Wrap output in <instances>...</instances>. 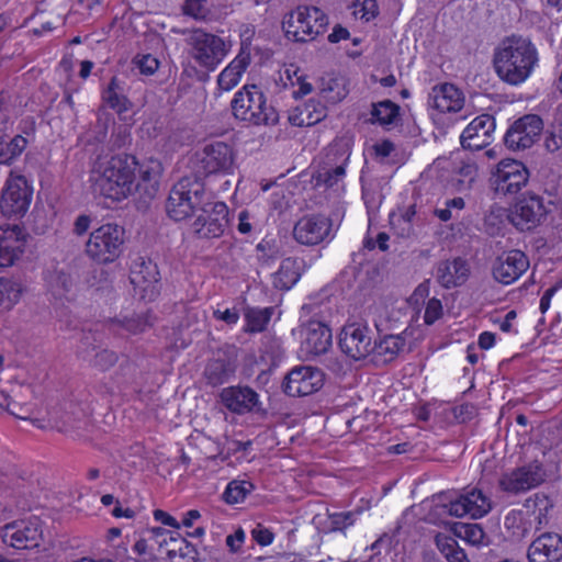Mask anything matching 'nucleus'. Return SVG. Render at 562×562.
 <instances>
[{
    "label": "nucleus",
    "instance_id": "nucleus-16",
    "mask_svg": "<svg viewBox=\"0 0 562 562\" xmlns=\"http://www.w3.org/2000/svg\"><path fill=\"white\" fill-rule=\"evenodd\" d=\"M372 329L364 324H348L341 329L338 345L349 358L361 360L372 352Z\"/></svg>",
    "mask_w": 562,
    "mask_h": 562
},
{
    "label": "nucleus",
    "instance_id": "nucleus-50",
    "mask_svg": "<svg viewBox=\"0 0 562 562\" xmlns=\"http://www.w3.org/2000/svg\"><path fill=\"white\" fill-rule=\"evenodd\" d=\"M358 512L335 513L330 515L331 526L334 530H342L355 522Z\"/></svg>",
    "mask_w": 562,
    "mask_h": 562
},
{
    "label": "nucleus",
    "instance_id": "nucleus-52",
    "mask_svg": "<svg viewBox=\"0 0 562 562\" xmlns=\"http://www.w3.org/2000/svg\"><path fill=\"white\" fill-rule=\"evenodd\" d=\"M11 396L3 390L0 389V407L5 408L11 415L26 419L30 414L29 407H19L18 409H14L11 407Z\"/></svg>",
    "mask_w": 562,
    "mask_h": 562
},
{
    "label": "nucleus",
    "instance_id": "nucleus-17",
    "mask_svg": "<svg viewBox=\"0 0 562 562\" xmlns=\"http://www.w3.org/2000/svg\"><path fill=\"white\" fill-rule=\"evenodd\" d=\"M324 384V373L311 366L293 368L284 378L282 389L289 396H306L318 391Z\"/></svg>",
    "mask_w": 562,
    "mask_h": 562
},
{
    "label": "nucleus",
    "instance_id": "nucleus-46",
    "mask_svg": "<svg viewBox=\"0 0 562 562\" xmlns=\"http://www.w3.org/2000/svg\"><path fill=\"white\" fill-rule=\"evenodd\" d=\"M524 505L527 509H532L533 513L538 509L539 513L537 518L539 519V524H541V516L543 515V512L551 506L548 496L540 493L527 498Z\"/></svg>",
    "mask_w": 562,
    "mask_h": 562
},
{
    "label": "nucleus",
    "instance_id": "nucleus-35",
    "mask_svg": "<svg viewBox=\"0 0 562 562\" xmlns=\"http://www.w3.org/2000/svg\"><path fill=\"white\" fill-rule=\"evenodd\" d=\"M352 140L348 136L338 137L330 143L326 151V165H341L346 168L351 155Z\"/></svg>",
    "mask_w": 562,
    "mask_h": 562
},
{
    "label": "nucleus",
    "instance_id": "nucleus-25",
    "mask_svg": "<svg viewBox=\"0 0 562 562\" xmlns=\"http://www.w3.org/2000/svg\"><path fill=\"white\" fill-rule=\"evenodd\" d=\"M527 558L529 562H560L562 537L554 532L542 533L530 543Z\"/></svg>",
    "mask_w": 562,
    "mask_h": 562
},
{
    "label": "nucleus",
    "instance_id": "nucleus-15",
    "mask_svg": "<svg viewBox=\"0 0 562 562\" xmlns=\"http://www.w3.org/2000/svg\"><path fill=\"white\" fill-rule=\"evenodd\" d=\"M548 210L543 198L528 193L519 199L510 210L509 221L519 231H530L544 220Z\"/></svg>",
    "mask_w": 562,
    "mask_h": 562
},
{
    "label": "nucleus",
    "instance_id": "nucleus-51",
    "mask_svg": "<svg viewBox=\"0 0 562 562\" xmlns=\"http://www.w3.org/2000/svg\"><path fill=\"white\" fill-rule=\"evenodd\" d=\"M544 146L550 153L562 149V126H553L552 131L547 133Z\"/></svg>",
    "mask_w": 562,
    "mask_h": 562
},
{
    "label": "nucleus",
    "instance_id": "nucleus-33",
    "mask_svg": "<svg viewBox=\"0 0 562 562\" xmlns=\"http://www.w3.org/2000/svg\"><path fill=\"white\" fill-rule=\"evenodd\" d=\"M405 344L406 339L403 335H386L379 341L373 340L371 353L375 362L385 364L397 358Z\"/></svg>",
    "mask_w": 562,
    "mask_h": 562
},
{
    "label": "nucleus",
    "instance_id": "nucleus-29",
    "mask_svg": "<svg viewBox=\"0 0 562 562\" xmlns=\"http://www.w3.org/2000/svg\"><path fill=\"white\" fill-rule=\"evenodd\" d=\"M463 103L462 92L452 83L436 86L429 94V104L441 113L458 112Z\"/></svg>",
    "mask_w": 562,
    "mask_h": 562
},
{
    "label": "nucleus",
    "instance_id": "nucleus-44",
    "mask_svg": "<svg viewBox=\"0 0 562 562\" xmlns=\"http://www.w3.org/2000/svg\"><path fill=\"white\" fill-rule=\"evenodd\" d=\"M463 530V537L467 539L470 543L481 546V544H487L486 533L481 525L479 524H463L461 526Z\"/></svg>",
    "mask_w": 562,
    "mask_h": 562
},
{
    "label": "nucleus",
    "instance_id": "nucleus-21",
    "mask_svg": "<svg viewBox=\"0 0 562 562\" xmlns=\"http://www.w3.org/2000/svg\"><path fill=\"white\" fill-rule=\"evenodd\" d=\"M450 516L463 517L470 515L480 518L492 509V502L481 490L472 488L467 494L460 495L457 499L443 505Z\"/></svg>",
    "mask_w": 562,
    "mask_h": 562
},
{
    "label": "nucleus",
    "instance_id": "nucleus-47",
    "mask_svg": "<svg viewBox=\"0 0 562 562\" xmlns=\"http://www.w3.org/2000/svg\"><path fill=\"white\" fill-rule=\"evenodd\" d=\"M459 182L470 189L477 177V166L473 161H464L458 169Z\"/></svg>",
    "mask_w": 562,
    "mask_h": 562
},
{
    "label": "nucleus",
    "instance_id": "nucleus-24",
    "mask_svg": "<svg viewBox=\"0 0 562 562\" xmlns=\"http://www.w3.org/2000/svg\"><path fill=\"white\" fill-rule=\"evenodd\" d=\"M26 234L18 225L0 226V267H10L23 252Z\"/></svg>",
    "mask_w": 562,
    "mask_h": 562
},
{
    "label": "nucleus",
    "instance_id": "nucleus-8",
    "mask_svg": "<svg viewBox=\"0 0 562 562\" xmlns=\"http://www.w3.org/2000/svg\"><path fill=\"white\" fill-rule=\"evenodd\" d=\"M234 164L233 148L224 142L207 144L190 160L191 170L204 178L210 175L228 172Z\"/></svg>",
    "mask_w": 562,
    "mask_h": 562
},
{
    "label": "nucleus",
    "instance_id": "nucleus-57",
    "mask_svg": "<svg viewBox=\"0 0 562 562\" xmlns=\"http://www.w3.org/2000/svg\"><path fill=\"white\" fill-rule=\"evenodd\" d=\"M362 12L361 18L367 21L375 18L379 13V8L375 0H363L362 8L360 10Z\"/></svg>",
    "mask_w": 562,
    "mask_h": 562
},
{
    "label": "nucleus",
    "instance_id": "nucleus-59",
    "mask_svg": "<svg viewBox=\"0 0 562 562\" xmlns=\"http://www.w3.org/2000/svg\"><path fill=\"white\" fill-rule=\"evenodd\" d=\"M214 316L224 321L228 325L236 324L239 318V314L236 308H227L224 312L217 310L214 312Z\"/></svg>",
    "mask_w": 562,
    "mask_h": 562
},
{
    "label": "nucleus",
    "instance_id": "nucleus-19",
    "mask_svg": "<svg viewBox=\"0 0 562 562\" xmlns=\"http://www.w3.org/2000/svg\"><path fill=\"white\" fill-rule=\"evenodd\" d=\"M331 220L322 214L303 216L293 228V237L302 245H317L330 236Z\"/></svg>",
    "mask_w": 562,
    "mask_h": 562
},
{
    "label": "nucleus",
    "instance_id": "nucleus-20",
    "mask_svg": "<svg viewBox=\"0 0 562 562\" xmlns=\"http://www.w3.org/2000/svg\"><path fill=\"white\" fill-rule=\"evenodd\" d=\"M546 480V472L539 463H530L505 474L499 480L503 491L518 494L537 487Z\"/></svg>",
    "mask_w": 562,
    "mask_h": 562
},
{
    "label": "nucleus",
    "instance_id": "nucleus-2",
    "mask_svg": "<svg viewBox=\"0 0 562 562\" xmlns=\"http://www.w3.org/2000/svg\"><path fill=\"white\" fill-rule=\"evenodd\" d=\"M204 177L199 172L183 176L170 190L166 212L173 221L191 216L198 209L207 205L212 194L205 190Z\"/></svg>",
    "mask_w": 562,
    "mask_h": 562
},
{
    "label": "nucleus",
    "instance_id": "nucleus-26",
    "mask_svg": "<svg viewBox=\"0 0 562 562\" xmlns=\"http://www.w3.org/2000/svg\"><path fill=\"white\" fill-rule=\"evenodd\" d=\"M304 340L302 348L307 355L318 356L326 353L333 344V334L330 328L318 321H310L304 326Z\"/></svg>",
    "mask_w": 562,
    "mask_h": 562
},
{
    "label": "nucleus",
    "instance_id": "nucleus-7",
    "mask_svg": "<svg viewBox=\"0 0 562 562\" xmlns=\"http://www.w3.org/2000/svg\"><path fill=\"white\" fill-rule=\"evenodd\" d=\"M190 57L202 68L214 70L228 54L231 44L222 37L196 29L186 40Z\"/></svg>",
    "mask_w": 562,
    "mask_h": 562
},
{
    "label": "nucleus",
    "instance_id": "nucleus-5",
    "mask_svg": "<svg viewBox=\"0 0 562 562\" xmlns=\"http://www.w3.org/2000/svg\"><path fill=\"white\" fill-rule=\"evenodd\" d=\"M328 23V16L319 8L299 5L284 16L282 29L288 38L305 43L325 33Z\"/></svg>",
    "mask_w": 562,
    "mask_h": 562
},
{
    "label": "nucleus",
    "instance_id": "nucleus-22",
    "mask_svg": "<svg viewBox=\"0 0 562 562\" xmlns=\"http://www.w3.org/2000/svg\"><path fill=\"white\" fill-rule=\"evenodd\" d=\"M496 128V122L491 114H481L473 119L460 136L461 146L464 149L480 150L492 140V134Z\"/></svg>",
    "mask_w": 562,
    "mask_h": 562
},
{
    "label": "nucleus",
    "instance_id": "nucleus-38",
    "mask_svg": "<svg viewBox=\"0 0 562 562\" xmlns=\"http://www.w3.org/2000/svg\"><path fill=\"white\" fill-rule=\"evenodd\" d=\"M504 527L515 540L525 538L530 531V524L524 518V513L517 509H512L506 514Z\"/></svg>",
    "mask_w": 562,
    "mask_h": 562
},
{
    "label": "nucleus",
    "instance_id": "nucleus-60",
    "mask_svg": "<svg viewBox=\"0 0 562 562\" xmlns=\"http://www.w3.org/2000/svg\"><path fill=\"white\" fill-rule=\"evenodd\" d=\"M154 517L156 520L160 521L161 524H164L166 526H169V527H172L176 529L180 528V524L177 521V519L161 509H156L154 512Z\"/></svg>",
    "mask_w": 562,
    "mask_h": 562
},
{
    "label": "nucleus",
    "instance_id": "nucleus-39",
    "mask_svg": "<svg viewBox=\"0 0 562 562\" xmlns=\"http://www.w3.org/2000/svg\"><path fill=\"white\" fill-rule=\"evenodd\" d=\"M103 101L113 110L122 113L128 109V100L116 77H112L108 88L102 93Z\"/></svg>",
    "mask_w": 562,
    "mask_h": 562
},
{
    "label": "nucleus",
    "instance_id": "nucleus-40",
    "mask_svg": "<svg viewBox=\"0 0 562 562\" xmlns=\"http://www.w3.org/2000/svg\"><path fill=\"white\" fill-rule=\"evenodd\" d=\"M27 139L15 135L9 143L0 137V165H11L26 148Z\"/></svg>",
    "mask_w": 562,
    "mask_h": 562
},
{
    "label": "nucleus",
    "instance_id": "nucleus-9",
    "mask_svg": "<svg viewBox=\"0 0 562 562\" xmlns=\"http://www.w3.org/2000/svg\"><path fill=\"white\" fill-rule=\"evenodd\" d=\"M33 189L24 176H10L0 195V210L5 217H23L31 204Z\"/></svg>",
    "mask_w": 562,
    "mask_h": 562
},
{
    "label": "nucleus",
    "instance_id": "nucleus-3",
    "mask_svg": "<svg viewBox=\"0 0 562 562\" xmlns=\"http://www.w3.org/2000/svg\"><path fill=\"white\" fill-rule=\"evenodd\" d=\"M135 157H113L94 181V190L113 201H121L142 189L136 182Z\"/></svg>",
    "mask_w": 562,
    "mask_h": 562
},
{
    "label": "nucleus",
    "instance_id": "nucleus-49",
    "mask_svg": "<svg viewBox=\"0 0 562 562\" xmlns=\"http://www.w3.org/2000/svg\"><path fill=\"white\" fill-rule=\"evenodd\" d=\"M21 294V286L19 283L10 280H0V301L4 297L9 301H18Z\"/></svg>",
    "mask_w": 562,
    "mask_h": 562
},
{
    "label": "nucleus",
    "instance_id": "nucleus-6",
    "mask_svg": "<svg viewBox=\"0 0 562 562\" xmlns=\"http://www.w3.org/2000/svg\"><path fill=\"white\" fill-rule=\"evenodd\" d=\"M125 229L115 223L103 224L94 229L86 243V254L98 263L115 261L123 252Z\"/></svg>",
    "mask_w": 562,
    "mask_h": 562
},
{
    "label": "nucleus",
    "instance_id": "nucleus-63",
    "mask_svg": "<svg viewBox=\"0 0 562 562\" xmlns=\"http://www.w3.org/2000/svg\"><path fill=\"white\" fill-rule=\"evenodd\" d=\"M184 543V549H180V555L187 560V562H198L196 549L184 538L181 539Z\"/></svg>",
    "mask_w": 562,
    "mask_h": 562
},
{
    "label": "nucleus",
    "instance_id": "nucleus-12",
    "mask_svg": "<svg viewBox=\"0 0 562 562\" xmlns=\"http://www.w3.org/2000/svg\"><path fill=\"white\" fill-rule=\"evenodd\" d=\"M130 281L140 299L155 300L159 294L160 281L157 263L150 258L136 257L131 266Z\"/></svg>",
    "mask_w": 562,
    "mask_h": 562
},
{
    "label": "nucleus",
    "instance_id": "nucleus-53",
    "mask_svg": "<svg viewBox=\"0 0 562 562\" xmlns=\"http://www.w3.org/2000/svg\"><path fill=\"white\" fill-rule=\"evenodd\" d=\"M442 314V305L441 302L437 299H431L428 301L424 321L427 325L434 324Z\"/></svg>",
    "mask_w": 562,
    "mask_h": 562
},
{
    "label": "nucleus",
    "instance_id": "nucleus-56",
    "mask_svg": "<svg viewBox=\"0 0 562 562\" xmlns=\"http://www.w3.org/2000/svg\"><path fill=\"white\" fill-rule=\"evenodd\" d=\"M245 537V531L241 528H238L233 535L226 537V546L232 553H237L240 550Z\"/></svg>",
    "mask_w": 562,
    "mask_h": 562
},
{
    "label": "nucleus",
    "instance_id": "nucleus-58",
    "mask_svg": "<svg viewBox=\"0 0 562 562\" xmlns=\"http://www.w3.org/2000/svg\"><path fill=\"white\" fill-rule=\"evenodd\" d=\"M91 217L86 214L79 215L74 224V233L78 236L86 234L90 227Z\"/></svg>",
    "mask_w": 562,
    "mask_h": 562
},
{
    "label": "nucleus",
    "instance_id": "nucleus-42",
    "mask_svg": "<svg viewBox=\"0 0 562 562\" xmlns=\"http://www.w3.org/2000/svg\"><path fill=\"white\" fill-rule=\"evenodd\" d=\"M246 327L245 330L248 333H260L262 331L271 318V310H256L250 308L245 314Z\"/></svg>",
    "mask_w": 562,
    "mask_h": 562
},
{
    "label": "nucleus",
    "instance_id": "nucleus-11",
    "mask_svg": "<svg viewBox=\"0 0 562 562\" xmlns=\"http://www.w3.org/2000/svg\"><path fill=\"white\" fill-rule=\"evenodd\" d=\"M5 546L14 549H34L40 547L43 539V528L38 518L19 520L7 524L0 531Z\"/></svg>",
    "mask_w": 562,
    "mask_h": 562
},
{
    "label": "nucleus",
    "instance_id": "nucleus-32",
    "mask_svg": "<svg viewBox=\"0 0 562 562\" xmlns=\"http://www.w3.org/2000/svg\"><path fill=\"white\" fill-rule=\"evenodd\" d=\"M304 260L295 257L284 258L279 269L272 274L273 286L279 290H290L301 278Z\"/></svg>",
    "mask_w": 562,
    "mask_h": 562
},
{
    "label": "nucleus",
    "instance_id": "nucleus-28",
    "mask_svg": "<svg viewBox=\"0 0 562 562\" xmlns=\"http://www.w3.org/2000/svg\"><path fill=\"white\" fill-rule=\"evenodd\" d=\"M224 406L236 414L250 412L258 404V394L248 386H229L220 394Z\"/></svg>",
    "mask_w": 562,
    "mask_h": 562
},
{
    "label": "nucleus",
    "instance_id": "nucleus-1",
    "mask_svg": "<svg viewBox=\"0 0 562 562\" xmlns=\"http://www.w3.org/2000/svg\"><path fill=\"white\" fill-rule=\"evenodd\" d=\"M538 63V52L529 38L512 35L495 48L493 66L504 82L517 86L525 82Z\"/></svg>",
    "mask_w": 562,
    "mask_h": 562
},
{
    "label": "nucleus",
    "instance_id": "nucleus-45",
    "mask_svg": "<svg viewBox=\"0 0 562 562\" xmlns=\"http://www.w3.org/2000/svg\"><path fill=\"white\" fill-rule=\"evenodd\" d=\"M186 15L194 19H205L207 14L206 0H186L182 5Z\"/></svg>",
    "mask_w": 562,
    "mask_h": 562
},
{
    "label": "nucleus",
    "instance_id": "nucleus-14",
    "mask_svg": "<svg viewBox=\"0 0 562 562\" xmlns=\"http://www.w3.org/2000/svg\"><path fill=\"white\" fill-rule=\"evenodd\" d=\"M196 218L192 223L193 233L199 238H217L222 236L228 224V209L223 202H209L198 209Z\"/></svg>",
    "mask_w": 562,
    "mask_h": 562
},
{
    "label": "nucleus",
    "instance_id": "nucleus-4",
    "mask_svg": "<svg viewBox=\"0 0 562 562\" xmlns=\"http://www.w3.org/2000/svg\"><path fill=\"white\" fill-rule=\"evenodd\" d=\"M233 115L251 125H276L279 113L267 104V98L256 85H246L235 93L232 102Z\"/></svg>",
    "mask_w": 562,
    "mask_h": 562
},
{
    "label": "nucleus",
    "instance_id": "nucleus-27",
    "mask_svg": "<svg viewBox=\"0 0 562 562\" xmlns=\"http://www.w3.org/2000/svg\"><path fill=\"white\" fill-rule=\"evenodd\" d=\"M470 276V266L461 257L452 260H442L436 267V280L445 289L461 286Z\"/></svg>",
    "mask_w": 562,
    "mask_h": 562
},
{
    "label": "nucleus",
    "instance_id": "nucleus-31",
    "mask_svg": "<svg viewBox=\"0 0 562 562\" xmlns=\"http://www.w3.org/2000/svg\"><path fill=\"white\" fill-rule=\"evenodd\" d=\"M78 355L82 360L101 371L109 370L117 362V356L114 351L93 345L88 336L81 339Z\"/></svg>",
    "mask_w": 562,
    "mask_h": 562
},
{
    "label": "nucleus",
    "instance_id": "nucleus-23",
    "mask_svg": "<svg viewBox=\"0 0 562 562\" xmlns=\"http://www.w3.org/2000/svg\"><path fill=\"white\" fill-rule=\"evenodd\" d=\"M529 267L526 255L513 249L497 257L493 266L494 279L503 284H510L517 280Z\"/></svg>",
    "mask_w": 562,
    "mask_h": 562
},
{
    "label": "nucleus",
    "instance_id": "nucleus-41",
    "mask_svg": "<svg viewBox=\"0 0 562 562\" xmlns=\"http://www.w3.org/2000/svg\"><path fill=\"white\" fill-rule=\"evenodd\" d=\"M254 488V484L249 481L235 480L226 486L223 498L227 504H237L243 502Z\"/></svg>",
    "mask_w": 562,
    "mask_h": 562
},
{
    "label": "nucleus",
    "instance_id": "nucleus-64",
    "mask_svg": "<svg viewBox=\"0 0 562 562\" xmlns=\"http://www.w3.org/2000/svg\"><path fill=\"white\" fill-rule=\"evenodd\" d=\"M394 149V144L387 139L374 145L375 154L383 158L389 157Z\"/></svg>",
    "mask_w": 562,
    "mask_h": 562
},
{
    "label": "nucleus",
    "instance_id": "nucleus-61",
    "mask_svg": "<svg viewBox=\"0 0 562 562\" xmlns=\"http://www.w3.org/2000/svg\"><path fill=\"white\" fill-rule=\"evenodd\" d=\"M560 286H562V282L549 288L543 293L539 305L541 313H546L548 311V308L550 307V301Z\"/></svg>",
    "mask_w": 562,
    "mask_h": 562
},
{
    "label": "nucleus",
    "instance_id": "nucleus-13",
    "mask_svg": "<svg viewBox=\"0 0 562 562\" xmlns=\"http://www.w3.org/2000/svg\"><path fill=\"white\" fill-rule=\"evenodd\" d=\"M543 131V121L537 114H526L517 119L504 135V144L512 150L530 148Z\"/></svg>",
    "mask_w": 562,
    "mask_h": 562
},
{
    "label": "nucleus",
    "instance_id": "nucleus-30",
    "mask_svg": "<svg viewBox=\"0 0 562 562\" xmlns=\"http://www.w3.org/2000/svg\"><path fill=\"white\" fill-rule=\"evenodd\" d=\"M251 61L250 48L241 43L238 55L222 70L217 78L220 89L228 91L236 87Z\"/></svg>",
    "mask_w": 562,
    "mask_h": 562
},
{
    "label": "nucleus",
    "instance_id": "nucleus-18",
    "mask_svg": "<svg viewBox=\"0 0 562 562\" xmlns=\"http://www.w3.org/2000/svg\"><path fill=\"white\" fill-rule=\"evenodd\" d=\"M237 368V352L234 347L218 349L205 364L203 376L213 387L227 383Z\"/></svg>",
    "mask_w": 562,
    "mask_h": 562
},
{
    "label": "nucleus",
    "instance_id": "nucleus-34",
    "mask_svg": "<svg viewBox=\"0 0 562 562\" xmlns=\"http://www.w3.org/2000/svg\"><path fill=\"white\" fill-rule=\"evenodd\" d=\"M400 117V106L391 100H383L372 103L371 119L372 124L382 126L393 125Z\"/></svg>",
    "mask_w": 562,
    "mask_h": 562
},
{
    "label": "nucleus",
    "instance_id": "nucleus-43",
    "mask_svg": "<svg viewBox=\"0 0 562 562\" xmlns=\"http://www.w3.org/2000/svg\"><path fill=\"white\" fill-rule=\"evenodd\" d=\"M113 325H117L132 334H138L151 326V317L149 314H142L132 317H125L123 319H113Z\"/></svg>",
    "mask_w": 562,
    "mask_h": 562
},
{
    "label": "nucleus",
    "instance_id": "nucleus-62",
    "mask_svg": "<svg viewBox=\"0 0 562 562\" xmlns=\"http://www.w3.org/2000/svg\"><path fill=\"white\" fill-rule=\"evenodd\" d=\"M349 31L346 27L341 26L340 24H337L333 29V32L328 35V41L330 43H338L341 40L349 38Z\"/></svg>",
    "mask_w": 562,
    "mask_h": 562
},
{
    "label": "nucleus",
    "instance_id": "nucleus-37",
    "mask_svg": "<svg viewBox=\"0 0 562 562\" xmlns=\"http://www.w3.org/2000/svg\"><path fill=\"white\" fill-rule=\"evenodd\" d=\"M435 543L448 562H470L464 550L452 537L438 533L435 537Z\"/></svg>",
    "mask_w": 562,
    "mask_h": 562
},
{
    "label": "nucleus",
    "instance_id": "nucleus-55",
    "mask_svg": "<svg viewBox=\"0 0 562 562\" xmlns=\"http://www.w3.org/2000/svg\"><path fill=\"white\" fill-rule=\"evenodd\" d=\"M251 537L260 546H269L274 539L273 532L260 524L251 530Z\"/></svg>",
    "mask_w": 562,
    "mask_h": 562
},
{
    "label": "nucleus",
    "instance_id": "nucleus-36",
    "mask_svg": "<svg viewBox=\"0 0 562 562\" xmlns=\"http://www.w3.org/2000/svg\"><path fill=\"white\" fill-rule=\"evenodd\" d=\"M345 175L346 169L344 166L326 165L312 176V181L314 182L315 188L324 187L326 189H330L342 181Z\"/></svg>",
    "mask_w": 562,
    "mask_h": 562
},
{
    "label": "nucleus",
    "instance_id": "nucleus-48",
    "mask_svg": "<svg viewBox=\"0 0 562 562\" xmlns=\"http://www.w3.org/2000/svg\"><path fill=\"white\" fill-rule=\"evenodd\" d=\"M134 63L144 75H153L159 66L158 59L150 54L135 57Z\"/></svg>",
    "mask_w": 562,
    "mask_h": 562
},
{
    "label": "nucleus",
    "instance_id": "nucleus-10",
    "mask_svg": "<svg viewBox=\"0 0 562 562\" xmlns=\"http://www.w3.org/2000/svg\"><path fill=\"white\" fill-rule=\"evenodd\" d=\"M529 180V170L518 160L503 159L490 179L491 186L497 194L507 195L519 192Z\"/></svg>",
    "mask_w": 562,
    "mask_h": 562
},
{
    "label": "nucleus",
    "instance_id": "nucleus-54",
    "mask_svg": "<svg viewBox=\"0 0 562 562\" xmlns=\"http://www.w3.org/2000/svg\"><path fill=\"white\" fill-rule=\"evenodd\" d=\"M338 86V79H329L328 81H325L323 79L321 92L324 94L325 98L330 100L331 102H339L341 101L346 93L337 91L335 94H333L335 87Z\"/></svg>",
    "mask_w": 562,
    "mask_h": 562
}]
</instances>
